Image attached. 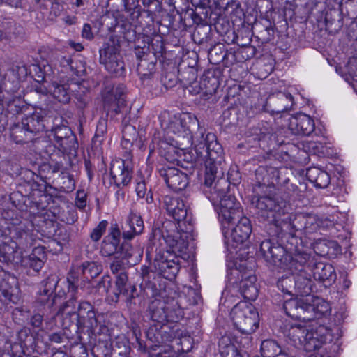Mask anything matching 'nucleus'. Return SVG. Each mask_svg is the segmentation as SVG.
Returning a JSON list of instances; mask_svg holds the SVG:
<instances>
[{"label":"nucleus","mask_w":357,"mask_h":357,"mask_svg":"<svg viewBox=\"0 0 357 357\" xmlns=\"http://www.w3.org/2000/svg\"><path fill=\"white\" fill-rule=\"evenodd\" d=\"M106 131V121L105 120H101L99 121L98 126H97V130H96V135H103Z\"/></svg>","instance_id":"052dcab7"},{"label":"nucleus","mask_w":357,"mask_h":357,"mask_svg":"<svg viewBox=\"0 0 357 357\" xmlns=\"http://www.w3.org/2000/svg\"><path fill=\"white\" fill-rule=\"evenodd\" d=\"M235 327L243 334H251L258 328L259 316L255 307L250 303H238L231 311Z\"/></svg>","instance_id":"39448f33"},{"label":"nucleus","mask_w":357,"mask_h":357,"mask_svg":"<svg viewBox=\"0 0 357 357\" xmlns=\"http://www.w3.org/2000/svg\"><path fill=\"white\" fill-rule=\"evenodd\" d=\"M294 105V99L289 93L279 92L269 96L265 109L271 114H278L289 110Z\"/></svg>","instance_id":"dca6fc26"},{"label":"nucleus","mask_w":357,"mask_h":357,"mask_svg":"<svg viewBox=\"0 0 357 357\" xmlns=\"http://www.w3.org/2000/svg\"><path fill=\"white\" fill-rule=\"evenodd\" d=\"M287 341L298 348H303L307 351L319 349L322 342L318 340L314 333L309 331L305 326L297 325H286L284 331Z\"/></svg>","instance_id":"423d86ee"},{"label":"nucleus","mask_w":357,"mask_h":357,"mask_svg":"<svg viewBox=\"0 0 357 357\" xmlns=\"http://www.w3.org/2000/svg\"><path fill=\"white\" fill-rule=\"evenodd\" d=\"M3 3L7 4L8 6L15 8H22V0H4Z\"/></svg>","instance_id":"bf43d9fd"},{"label":"nucleus","mask_w":357,"mask_h":357,"mask_svg":"<svg viewBox=\"0 0 357 357\" xmlns=\"http://www.w3.org/2000/svg\"><path fill=\"white\" fill-rule=\"evenodd\" d=\"M82 36L83 38L89 40L93 38V34L92 33L91 26L89 24H84L82 31Z\"/></svg>","instance_id":"4d7b16f0"},{"label":"nucleus","mask_w":357,"mask_h":357,"mask_svg":"<svg viewBox=\"0 0 357 357\" xmlns=\"http://www.w3.org/2000/svg\"><path fill=\"white\" fill-rule=\"evenodd\" d=\"M33 223L26 218H15L11 220L9 227L10 234L13 238L26 241L29 232L33 229Z\"/></svg>","instance_id":"412c9836"},{"label":"nucleus","mask_w":357,"mask_h":357,"mask_svg":"<svg viewBox=\"0 0 357 357\" xmlns=\"http://www.w3.org/2000/svg\"><path fill=\"white\" fill-rule=\"evenodd\" d=\"M167 130L169 133H174L178 137H186L188 140L190 139L189 128L186 123L180 117L173 116L167 126Z\"/></svg>","instance_id":"c85d7f7f"},{"label":"nucleus","mask_w":357,"mask_h":357,"mask_svg":"<svg viewBox=\"0 0 357 357\" xmlns=\"http://www.w3.org/2000/svg\"><path fill=\"white\" fill-rule=\"evenodd\" d=\"M275 300L282 304L287 315L303 321H310L319 319L329 310L328 303L320 298H284L277 294Z\"/></svg>","instance_id":"7ed1b4c3"},{"label":"nucleus","mask_w":357,"mask_h":357,"mask_svg":"<svg viewBox=\"0 0 357 357\" xmlns=\"http://www.w3.org/2000/svg\"><path fill=\"white\" fill-rule=\"evenodd\" d=\"M139 62L137 67L140 79L142 81L150 79L155 72L156 62L152 59L149 54L137 55Z\"/></svg>","instance_id":"b1692460"},{"label":"nucleus","mask_w":357,"mask_h":357,"mask_svg":"<svg viewBox=\"0 0 357 357\" xmlns=\"http://www.w3.org/2000/svg\"><path fill=\"white\" fill-rule=\"evenodd\" d=\"M275 191L273 185L261 183L254 185L251 204L259 218L273 222L282 233L292 237L296 231L311 234L319 229L321 221L317 215L288 213L287 202L277 196Z\"/></svg>","instance_id":"f03ea898"},{"label":"nucleus","mask_w":357,"mask_h":357,"mask_svg":"<svg viewBox=\"0 0 357 357\" xmlns=\"http://www.w3.org/2000/svg\"><path fill=\"white\" fill-rule=\"evenodd\" d=\"M75 300L74 295H72L71 298L59 307L55 314V316H64L63 326L65 328L69 327L74 320L77 322V321H81L88 317L89 314L95 312L93 306L87 301L79 303L77 312L68 310L70 307L75 308Z\"/></svg>","instance_id":"6e6552de"},{"label":"nucleus","mask_w":357,"mask_h":357,"mask_svg":"<svg viewBox=\"0 0 357 357\" xmlns=\"http://www.w3.org/2000/svg\"><path fill=\"white\" fill-rule=\"evenodd\" d=\"M125 90L123 84L107 86L102 92L105 109L116 114L123 112L126 107V100L123 98Z\"/></svg>","instance_id":"9d476101"},{"label":"nucleus","mask_w":357,"mask_h":357,"mask_svg":"<svg viewBox=\"0 0 357 357\" xmlns=\"http://www.w3.org/2000/svg\"><path fill=\"white\" fill-rule=\"evenodd\" d=\"M22 124L29 131L32 132V135L35 136L43 131L45 125L43 123V118L39 113L34 112L32 114L26 116L22 119Z\"/></svg>","instance_id":"c756f323"},{"label":"nucleus","mask_w":357,"mask_h":357,"mask_svg":"<svg viewBox=\"0 0 357 357\" xmlns=\"http://www.w3.org/2000/svg\"><path fill=\"white\" fill-rule=\"evenodd\" d=\"M40 91L43 93L50 94L58 102L63 104L68 103L71 98L70 89L67 84H61L56 81L40 87Z\"/></svg>","instance_id":"6ab92c4d"},{"label":"nucleus","mask_w":357,"mask_h":357,"mask_svg":"<svg viewBox=\"0 0 357 357\" xmlns=\"http://www.w3.org/2000/svg\"><path fill=\"white\" fill-rule=\"evenodd\" d=\"M70 68L73 73L77 77H82L86 73L85 65L81 61H72Z\"/></svg>","instance_id":"09e8293b"},{"label":"nucleus","mask_w":357,"mask_h":357,"mask_svg":"<svg viewBox=\"0 0 357 357\" xmlns=\"http://www.w3.org/2000/svg\"><path fill=\"white\" fill-rule=\"evenodd\" d=\"M130 229L135 234H140L144 230V221L142 217L137 213L131 211L128 218Z\"/></svg>","instance_id":"a19ab883"},{"label":"nucleus","mask_w":357,"mask_h":357,"mask_svg":"<svg viewBox=\"0 0 357 357\" xmlns=\"http://www.w3.org/2000/svg\"><path fill=\"white\" fill-rule=\"evenodd\" d=\"M256 280V277L251 275L243 278L240 282V292L245 299L254 301L257 298L258 289L255 285Z\"/></svg>","instance_id":"bb28decb"},{"label":"nucleus","mask_w":357,"mask_h":357,"mask_svg":"<svg viewBox=\"0 0 357 357\" xmlns=\"http://www.w3.org/2000/svg\"><path fill=\"white\" fill-rule=\"evenodd\" d=\"M164 240L169 246V249L165 252H169L172 255H179L185 252L186 245L183 240L175 239L173 236L167 235Z\"/></svg>","instance_id":"f704fd0d"},{"label":"nucleus","mask_w":357,"mask_h":357,"mask_svg":"<svg viewBox=\"0 0 357 357\" xmlns=\"http://www.w3.org/2000/svg\"><path fill=\"white\" fill-rule=\"evenodd\" d=\"M50 137H52L62 152L75 151L77 148L76 136L66 126H56L50 130Z\"/></svg>","instance_id":"f8f14e48"},{"label":"nucleus","mask_w":357,"mask_h":357,"mask_svg":"<svg viewBox=\"0 0 357 357\" xmlns=\"http://www.w3.org/2000/svg\"><path fill=\"white\" fill-rule=\"evenodd\" d=\"M59 280L60 279L58 275L56 274H51L47 278L43 280L40 282V285L54 293Z\"/></svg>","instance_id":"a18cd8bd"},{"label":"nucleus","mask_w":357,"mask_h":357,"mask_svg":"<svg viewBox=\"0 0 357 357\" xmlns=\"http://www.w3.org/2000/svg\"><path fill=\"white\" fill-rule=\"evenodd\" d=\"M149 271L147 268H144L142 271V282L141 284V287L146 290H151L152 295H155L156 294L157 288L155 284L152 283L149 280Z\"/></svg>","instance_id":"49530a36"},{"label":"nucleus","mask_w":357,"mask_h":357,"mask_svg":"<svg viewBox=\"0 0 357 357\" xmlns=\"http://www.w3.org/2000/svg\"><path fill=\"white\" fill-rule=\"evenodd\" d=\"M309 256L296 254L295 259L288 264L287 270L294 275V290L301 296H309L312 291L313 282L311 278V267L307 266Z\"/></svg>","instance_id":"20e7f679"},{"label":"nucleus","mask_w":357,"mask_h":357,"mask_svg":"<svg viewBox=\"0 0 357 357\" xmlns=\"http://www.w3.org/2000/svg\"><path fill=\"white\" fill-rule=\"evenodd\" d=\"M163 208L167 214L177 222L185 220L189 222L188 218L189 208L185 202L177 197L166 195L163 197Z\"/></svg>","instance_id":"2eb2a0df"},{"label":"nucleus","mask_w":357,"mask_h":357,"mask_svg":"<svg viewBox=\"0 0 357 357\" xmlns=\"http://www.w3.org/2000/svg\"><path fill=\"white\" fill-rule=\"evenodd\" d=\"M278 288L283 293L284 298L285 295L291 296L294 289V275L290 273V275H283L277 282Z\"/></svg>","instance_id":"e433bc0d"},{"label":"nucleus","mask_w":357,"mask_h":357,"mask_svg":"<svg viewBox=\"0 0 357 357\" xmlns=\"http://www.w3.org/2000/svg\"><path fill=\"white\" fill-rule=\"evenodd\" d=\"M49 340L53 342L60 343L62 342L63 337L60 333H53L49 335Z\"/></svg>","instance_id":"680f3d73"},{"label":"nucleus","mask_w":357,"mask_h":357,"mask_svg":"<svg viewBox=\"0 0 357 357\" xmlns=\"http://www.w3.org/2000/svg\"><path fill=\"white\" fill-rule=\"evenodd\" d=\"M229 350H231L233 354H234V357H241L238 351L236 350V349L234 347V346H230L228 347Z\"/></svg>","instance_id":"774afa93"},{"label":"nucleus","mask_w":357,"mask_h":357,"mask_svg":"<svg viewBox=\"0 0 357 357\" xmlns=\"http://www.w3.org/2000/svg\"><path fill=\"white\" fill-rule=\"evenodd\" d=\"M10 73L15 78V80L13 81L15 82L14 86L15 88L18 87L19 82L25 79L29 73L26 66L23 63L13 65L10 70Z\"/></svg>","instance_id":"79ce46f5"},{"label":"nucleus","mask_w":357,"mask_h":357,"mask_svg":"<svg viewBox=\"0 0 357 357\" xmlns=\"http://www.w3.org/2000/svg\"><path fill=\"white\" fill-rule=\"evenodd\" d=\"M136 192L139 197L145 198L147 204H151L153 201V194L151 190L147 191L145 181L142 178L137 182Z\"/></svg>","instance_id":"37998d69"},{"label":"nucleus","mask_w":357,"mask_h":357,"mask_svg":"<svg viewBox=\"0 0 357 357\" xmlns=\"http://www.w3.org/2000/svg\"><path fill=\"white\" fill-rule=\"evenodd\" d=\"M53 294L54 292L40 285L36 296V303L40 305H47L49 308H52L55 304L57 297H59V295L53 296Z\"/></svg>","instance_id":"2f4dec72"},{"label":"nucleus","mask_w":357,"mask_h":357,"mask_svg":"<svg viewBox=\"0 0 357 357\" xmlns=\"http://www.w3.org/2000/svg\"><path fill=\"white\" fill-rule=\"evenodd\" d=\"M260 252L266 261L284 270H287L288 264L296 257V255L292 256L287 253L282 246L276 245L270 240L261 242Z\"/></svg>","instance_id":"1a4fd4ad"},{"label":"nucleus","mask_w":357,"mask_h":357,"mask_svg":"<svg viewBox=\"0 0 357 357\" xmlns=\"http://www.w3.org/2000/svg\"><path fill=\"white\" fill-rule=\"evenodd\" d=\"M29 257H31L32 258H38V259H40L45 261V259L46 258V255H45L44 247H43V246L35 247L33 249L32 253L31 254V255Z\"/></svg>","instance_id":"864d4df0"},{"label":"nucleus","mask_w":357,"mask_h":357,"mask_svg":"<svg viewBox=\"0 0 357 357\" xmlns=\"http://www.w3.org/2000/svg\"><path fill=\"white\" fill-rule=\"evenodd\" d=\"M28 312H29V310L26 309V307H16L13 311V316L16 317L18 314L25 316Z\"/></svg>","instance_id":"e2e57ef3"},{"label":"nucleus","mask_w":357,"mask_h":357,"mask_svg":"<svg viewBox=\"0 0 357 357\" xmlns=\"http://www.w3.org/2000/svg\"><path fill=\"white\" fill-rule=\"evenodd\" d=\"M158 146L160 153L164 155L167 161L174 163L178 160V157L180 155L181 150H177L176 147L163 141L159 142Z\"/></svg>","instance_id":"72a5a7b5"},{"label":"nucleus","mask_w":357,"mask_h":357,"mask_svg":"<svg viewBox=\"0 0 357 357\" xmlns=\"http://www.w3.org/2000/svg\"><path fill=\"white\" fill-rule=\"evenodd\" d=\"M62 167V164L59 162L55 163L54 165L52 166L51 168L52 169V172L55 173L60 170Z\"/></svg>","instance_id":"338daca9"},{"label":"nucleus","mask_w":357,"mask_h":357,"mask_svg":"<svg viewBox=\"0 0 357 357\" xmlns=\"http://www.w3.org/2000/svg\"><path fill=\"white\" fill-rule=\"evenodd\" d=\"M100 62L103 64L105 69L115 76H122L125 72V65L121 54L116 51L114 47L100 51Z\"/></svg>","instance_id":"ddd939ff"},{"label":"nucleus","mask_w":357,"mask_h":357,"mask_svg":"<svg viewBox=\"0 0 357 357\" xmlns=\"http://www.w3.org/2000/svg\"><path fill=\"white\" fill-rule=\"evenodd\" d=\"M289 179H286L283 182L284 187L285 188V189L287 191V193L289 195L294 194V193L298 194V186L294 184H292V183L289 184Z\"/></svg>","instance_id":"13d9d810"},{"label":"nucleus","mask_w":357,"mask_h":357,"mask_svg":"<svg viewBox=\"0 0 357 357\" xmlns=\"http://www.w3.org/2000/svg\"><path fill=\"white\" fill-rule=\"evenodd\" d=\"M127 281L128 276L126 273H120V274L116 276L115 282L116 288L114 291L116 301L119 298L120 295H127L128 291Z\"/></svg>","instance_id":"ea45409f"},{"label":"nucleus","mask_w":357,"mask_h":357,"mask_svg":"<svg viewBox=\"0 0 357 357\" xmlns=\"http://www.w3.org/2000/svg\"><path fill=\"white\" fill-rule=\"evenodd\" d=\"M306 176L311 183L317 188H325L330 183L328 174L317 167H310L307 169Z\"/></svg>","instance_id":"cd10ccee"},{"label":"nucleus","mask_w":357,"mask_h":357,"mask_svg":"<svg viewBox=\"0 0 357 357\" xmlns=\"http://www.w3.org/2000/svg\"><path fill=\"white\" fill-rule=\"evenodd\" d=\"M107 226V222L106 220L101 221L92 231L91 233V238L94 241H99L104 232L105 231Z\"/></svg>","instance_id":"de8ad7c7"},{"label":"nucleus","mask_w":357,"mask_h":357,"mask_svg":"<svg viewBox=\"0 0 357 357\" xmlns=\"http://www.w3.org/2000/svg\"><path fill=\"white\" fill-rule=\"evenodd\" d=\"M110 174L117 186L126 185L131 181L132 169L124 160H116L111 164Z\"/></svg>","instance_id":"aec40b11"},{"label":"nucleus","mask_w":357,"mask_h":357,"mask_svg":"<svg viewBox=\"0 0 357 357\" xmlns=\"http://www.w3.org/2000/svg\"><path fill=\"white\" fill-rule=\"evenodd\" d=\"M61 188L64 192H70L75 188V181L73 175L63 174L61 177Z\"/></svg>","instance_id":"c03bdc74"},{"label":"nucleus","mask_w":357,"mask_h":357,"mask_svg":"<svg viewBox=\"0 0 357 357\" xmlns=\"http://www.w3.org/2000/svg\"><path fill=\"white\" fill-rule=\"evenodd\" d=\"M151 320L162 325L170 321L178 322L183 317V312L177 301L170 303L163 301H153L149 306Z\"/></svg>","instance_id":"0eeeda50"},{"label":"nucleus","mask_w":357,"mask_h":357,"mask_svg":"<svg viewBox=\"0 0 357 357\" xmlns=\"http://www.w3.org/2000/svg\"><path fill=\"white\" fill-rule=\"evenodd\" d=\"M158 171L167 186L175 192L183 190L189 184L188 175L178 168L164 165Z\"/></svg>","instance_id":"9b49d317"},{"label":"nucleus","mask_w":357,"mask_h":357,"mask_svg":"<svg viewBox=\"0 0 357 357\" xmlns=\"http://www.w3.org/2000/svg\"><path fill=\"white\" fill-rule=\"evenodd\" d=\"M125 264L122 259L115 258L110 264V270L113 274L119 275L120 273H125Z\"/></svg>","instance_id":"3c124183"},{"label":"nucleus","mask_w":357,"mask_h":357,"mask_svg":"<svg viewBox=\"0 0 357 357\" xmlns=\"http://www.w3.org/2000/svg\"><path fill=\"white\" fill-rule=\"evenodd\" d=\"M179 259L178 255L169 252H159L155 257V266L165 278L172 279L179 271Z\"/></svg>","instance_id":"4468645a"},{"label":"nucleus","mask_w":357,"mask_h":357,"mask_svg":"<svg viewBox=\"0 0 357 357\" xmlns=\"http://www.w3.org/2000/svg\"><path fill=\"white\" fill-rule=\"evenodd\" d=\"M195 151L198 157L206 158L204 185L208 190V198L214 206H219L217 209L221 221L230 223L237 213H240L238 204L236 203L234 196L227 192L229 185L225 178L215 181L218 176L223 174V151L222 146L217 141L216 136L211 132L206 135L200 132L194 141Z\"/></svg>","instance_id":"f257e3e1"},{"label":"nucleus","mask_w":357,"mask_h":357,"mask_svg":"<svg viewBox=\"0 0 357 357\" xmlns=\"http://www.w3.org/2000/svg\"><path fill=\"white\" fill-rule=\"evenodd\" d=\"M44 260H42L38 258H32L29 257V266L34 271H39L43 266Z\"/></svg>","instance_id":"5fc2aeb1"},{"label":"nucleus","mask_w":357,"mask_h":357,"mask_svg":"<svg viewBox=\"0 0 357 357\" xmlns=\"http://www.w3.org/2000/svg\"><path fill=\"white\" fill-rule=\"evenodd\" d=\"M251 232L250 220L246 217H242L232 229L231 238L236 244H241L249 238Z\"/></svg>","instance_id":"5701e85b"},{"label":"nucleus","mask_w":357,"mask_h":357,"mask_svg":"<svg viewBox=\"0 0 357 357\" xmlns=\"http://www.w3.org/2000/svg\"><path fill=\"white\" fill-rule=\"evenodd\" d=\"M75 324L80 331L86 328L89 335L91 337L100 335L102 332V326L100 325L96 312L89 314L81 321H77Z\"/></svg>","instance_id":"393cba45"},{"label":"nucleus","mask_w":357,"mask_h":357,"mask_svg":"<svg viewBox=\"0 0 357 357\" xmlns=\"http://www.w3.org/2000/svg\"><path fill=\"white\" fill-rule=\"evenodd\" d=\"M218 86V79L215 77L204 75L199 82H192V87L196 93L213 94Z\"/></svg>","instance_id":"a878e982"},{"label":"nucleus","mask_w":357,"mask_h":357,"mask_svg":"<svg viewBox=\"0 0 357 357\" xmlns=\"http://www.w3.org/2000/svg\"><path fill=\"white\" fill-rule=\"evenodd\" d=\"M121 252L124 257L130 260V263L135 264L139 261L143 255V248L140 247L133 248L129 244H123L121 246Z\"/></svg>","instance_id":"473e14b6"},{"label":"nucleus","mask_w":357,"mask_h":357,"mask_svg":"<svg viewBox=\"0 0 357 357\" xmlns=\"http://www.w3.org/2000/svg\"><path fill=\"white\" fill-rule=\"evenodd\" d=\"M282 349L280 345L273 340H265L261 344V354L263 357H275Z\"/></svg>","instance_id":"c9c22d12"},{"label":"nucleus","mask_w":357,"mask_h":357,"mask_svg":"<svg viewBox=\"0 0 357 357\" xmlns=\"http://www.w3.org/2000/svg\"><path fill=\"white\" fill-rule=\"evenodd\" d=\"M82 273L86 278H96L99 275L102 271V266L100 264L96 261H85L80 266Z\"/></svg>","instance_id":"4c0bfd02"},{"label":"nucleus","mask_w":357,"mask_h":357,"mask_svg":"<svg viewBox=\"0 0 357 357\" xmlns=\"http://www.w3.org/2000/svg\"><path fill=\"white\" fill-rule=\"evenodd\" d=\"M156 357H178L174 351H168L157 354Z\"/></svg>","instance_id":"0e129e2a"},{"label":"nucleus","mask_w":357,"mask_h":357,"mask_svg":"<svg viewBox=\"0 0 357 357\" xmlns=\"http://www.w3.org/2000/svg\"><path fill=\"white\" fill-rule=\"evenodd\" d=\"M121 232L117 225H112L101 245L100 252L104 256H111L121 248L120 240Z\"/></svg>","instance_id":"a211bd4d"},{"label":"nucleus","mask_w":357,"mask_h":357,"mask_svg":"<svg viewBox=\"0 0 357 357\" xmlns=\"http://www.w3.org/2000/svg\"><path fill=\"white\" fill-rule=\"evenodd\" d=\"M87 195L84 190H78L76 193L75 204L80 208L83 209L86 206Z\"/></svg>","instance_id":"603ef678"},{"label":"nucleus","mask_w":357,"mask_h":357,"mask_svg":"<svg viewBox=\"0 0 357 357\" xmlns=\"http://www.w3.org/2000/svg\"><path fill=\"white\" fill-rule=\"evenodd\" d=\"M43 316L39 313L34 314L30 321V324L34 328H40L43 324Z\"/></svg>","instance_id":"6e6d98bb"},{"label":"nucleus","mask_w":357,"mask_h":357,"mask_svg":"<svg viewBox=\"0 0 357 357\" xmlns=\"http://www.w3.org/2000/svg\"><path fill=\"white\" fill-rule=\"evenodd\" d=\"M10 137L16 144L28 143L34 139L32 132L25 128L22 121L11 127Z\"/></svg>","instance_id":"7c9ffc66"},{"label":"nucleus","mask_w":357,"mask_h":357,"mask_svg":"<svg viewBox=\"0 0 357 357\" xmlns=\"http://www.w3.org/2000/svg\"><path fill=\"white\" fill-rule=\"evenodd\" d=\"M310 272L316 280L323 282L325 286L331 285L336 278L333 266L328 264L317 263Z\"/></svg>","instance_id":"4be33fe9"},{"label":"nucleus","mask_w":357,"mask_h":357,"mask_svg":"<svg viewBox=\"0 0 357 357\" xmlns=\"http://www.w3.org/2000/svg\"><path fill=\"white\" fill-rule=\"evenodd\" d=\"M314 128V120L307 114H298L289 119V129L294 135L309 136Z\"/></svg>","instance_id":"f3484780"},{"label":"nucleus","mask_w":357,"mask_h":357,"mask_svg":"<svg viewBox=\"0 0 357 357\" xmlns=\"http://www.w3.org/2000/svg\"><path fill=\"white\" fill-rule=\"evenodd\" d=\"M161 83L165 88V90H167L176 86L177 79L173 74L168 73L162 77Z\"/></svg>","instance_id":"8fccbe9b"},{"label":"nucleus","mask_w":357,"mask_h":357,"mask_svg":"<svg viewBox=\"0 0 357 357\" xmlns=\"http://www.w3.org/2000/svg\"><path fill=\"white\" fill-rule=\"evenodd\" d=\"M136 234L133 232V230L130 229L129 231H123L122 236L126 240H131L132 239Z\"/></svg>","instance_id":"69168bd1"},{"label":"nucleus","mask_w":357,"mask_h":357,"mask_svg":"<svg viewBox=\"0 0 357 357\" xmlns=\"http://www.w3.org/2000/svg\"><path fill=\"white\" fill-rule=\"evenodd\" d=\"M137 132L135 128L132 125H126L122 130L121 145L126 149L132 146L133 142L137 139Z\"/></svg>","instance_id":"58836bf2"}]
</instances>
